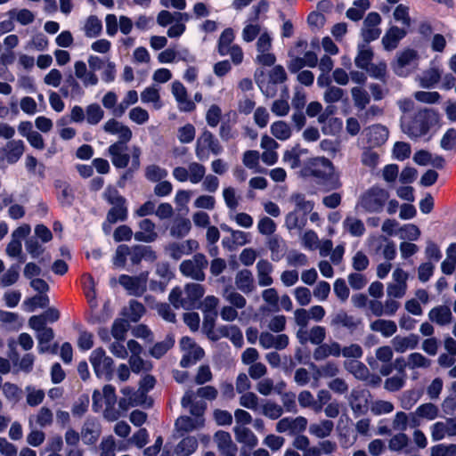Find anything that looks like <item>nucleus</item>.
Segmentation results:
<instances>
[{
    "label": "nucleus",
    "mask_w": 456,
    "mask_h": 456,
    "mask_svg": "<svg viewBox=\"0 0 456 456\" xmlns=\"http://www.w3.org/2000/svg\"><path fill=\"white\" fill-rule=\"evenodd\" d=\"M305 169L309 175L314 177V187L319 191L327 193L342 186L340 174L336 171L334 164L328 158L311 159Z\"/></svg>",
    "instance_id": "nucleus-1"
},
{
    "label": "nucleus",
    "mask_w": 456,
    "mask_h": 456,
    "mask_svg": "<svg viewBox=\"0 0 456 456\" xmlns=\"http://www.w3.org/2000/svg\"><path fill=\"white\" fill-rule=\"evenodd\" d=\"M438 121L437 113L431 109H423L414 114L408 125V134L419 137L428 133Z\"/></svg>",
    "instance_id": "nucleus-2"
},
{
    "label": "nucleus",
    "mask_w": 456,
    "mask_h": 456,
    "mask_svg": "<svg viewBox=\"0 0 456 456\" xmlns=\"http://www.w3.org/2000/svg\"><path fill=\"white\" fill-rule=\"evenodd\" d=\"M287 73L281 65H275L269 73V82H266L265 72L263 70L256 71L255 80L259 89L267 97H273L276 94V89L270 84L277 85L284 83L287 80Z\"/></svg>",
    "instance_id": "nucleus-3"
},
{
    "label": "nucleus",
    "mask_w": 456,
    "mask_h": 456,
    "mask_svg": "<svg viewBox=\"0 0 456 456\" xmlns=\"http://www.w3.org/2000/svg\"><path fill=\"white\" fill-rule=\"evenodd\" d=\"M388 198L387 191L378 186H372L361 196V206L369 213H379Z\"/></svg>",
    "instance_id": "nucleus-4"
},
{
    "label": "nucleus",
    "mask_w": 456,
    "mask_h": 456,
    "mask_svg": "<svg viewBox=\"0 0 456 456\" xmlns=\"http://www.w3.org/2000/svg\"><path fill=\"white\" fill-rule=\"evenodd\" d=\"M89 360L97 378L104 377L106 380L112 379L114 362L111 357L106 356L105 350L102 347L94 349L91 353Z\"/></svg>",
    "instance_id": "nucleus-5"
},
{
    "label": "nucleus",
    "mask_w": 456,
    "mask_h": 456,
    "mask_svg": "<svg viewBox=\"0 0 456 456\" xmlns=\"http://www.w3.org/2000/svg\"><path fill=\"white\" fill-rule=\"evenodd\" d=\"M115 198H109L108 202L113 205L107 213L106 221L109 224H116L118 221L124 222L127 219L128 209L126 205V199L119 194L118 190H111Z\"/></svg>",
    "instance_id": "nucleus-6"
},
{
    "label": "nucleus",
    "mask_w": 456,
    "mask_h": 456,
    "mask_svg": "<svg viewBox=\"0 0 456 456\" xmlns=\"http://www.w3.org/2000/svg\"><path fill=\"white\" fill-rule=\"evenodd\" d=\"M24 150L23 141H9L5 147L0 148V163L6 160L9 164H15L22 156Z\"/></svg>",
    "instance_id": "nucleus-7"
},
{
    "label": "nucleus",
    "mask_w": 456,
    "mask_h": 456,
    "mask_svg": "<svg viewBox=\"0 0 456 456\" xmlns=\"http://www.w3.org/2000/svg\"><path fill=\"white\" fill-rule=\"evenodd\" d=\"M102 434V426L97 418L88 417L81 430L82 440L87 445H94Z\"/></svg>",
    "instance_id": "nucleus-8"
},
{
    "label": "nucleus",
    "mask_w": 456,
    "mask_h": 456,
    "mask_svg": "<svg viewBox=\"0 0 456 456\" xmlns=\"http://www.w3.org/2000/svg\"><path fill=\"white\" fill-rule=\"evenodd\" d=\"M119 284L128 291L129 295L141 297L146 291L145 278L121 274L118 277Z\"/></svg>",
    "instance_id": "nucleus-9"
},
{
    "label": "nucleus",
    "mask_w": 456,
    "mask_h": 456,
    "mask_svg": "<svg viewBox=\"0 0 456 456\" xmlns=\"http://www.w3.org/2000/svg\"><path fill=\"white\" fill-rule=\"evenodd\" d=\"M127 146H122L121 142H114L108 148L111 162L116 168H126L130 162V155L126 152Z\"/></svg>",
    "instance_id": "nucleus-10"
},
{
    "label": "nucleus",
    "mask_w": 456,
    "mask_h": 456,
    "mask_svg": "<svg viewBox=\"0 0 456 456\" xmlns=\"http://www.w3.org/2000/svg\"><path fill=\"white\" fill-rule=\"evenodd\" d=\"M172 93L178 102L180 110L191 112L195 110V103L188 99L187 90L180 81L172 84Z\"/></svg>",
    "instance_id": "nucleus-11"
},
{
    "label": "nucleus",
    "mask_w": 456,
    "mask_h": 456,
    "mask_svg": "<svg viewBox=\"0 0 456 456\" xmlns=\"http://www.w3.org/2000/svg\"><path fill=\"white\" fill-rule=\"evenodd\" d=\"M388 134L387 126L381 124L372 125L366 134L367 142L370 147H379L387 141Z\"/></svg>",
    "instance_id": "nucleus-12"
},
{
    "label": "nucleus",
    "mask_w": 456,
    "mask_h": 456,
    "mask_svg": "<svg viewBox=\"0 0 456 456\" xmlns=\"http://www.w3.org/2000/svg\"><path fill=\"white\" fill-rule=\"evenodd\" d=\"M54 187L60 191L57 196L59 203L62 207H70L75 200V194L71 185L64 180L57 179L54 181Z\"/></svg>",
    "instance_id": "nucleus-13"
},
{
    "label": "nucleus",
    "mask_w": 456,
    "mask_h": 456,
    "mask_svg": "<svg viewBox=\"0 0 456 456\" xmlns=\"http://www.w3.org/2000/svg\"><path fill=\"white\" fill-rule=\"evenodd\" d=\"M186 309L192 308L203 297L205 289L200 283H187L184 287Z\"/></svg>",
    "instance_id": "nucleus-14"
},
{
    "label": "nucleus",
    "mask_w": 456,
    "mask_h": 456,
    "mask_svg": "<svg viewBox=\"0 0 456 456\" xmlns=\"http://www.w3.org/2000/svg\"><path fill=\"white\" fill-rule=\"evenodd\" d=\"M406 30L397 26H392L387 29L382 37V44L386 50H392L397 47L398 43L406 36Z\"/></svg>",
    "instance_id": "nucleus-15"
},
{
    "label": "nucleus",
    "mask_w": 456,
    "mask_h": 456,
    "mask_svg": "<svg viewBox=\"0 0 456 456\" xmlns=\"http://www.w3.org/2000/svg\"><path fill=\"white\" fill-rule=\"evenodd\" d=\"M428 318L432 322L444 326L452 322V314L448 306L438 305L429 311Z\"/></svg>",
    "instance_id": "nucleus-16"
},
{
    "label": "nucleus",
    "mask_w": 456,
    "mask_h": 456,
    "mask_svg": "<svg viewBox=\"0 0 456 456\" xmlns=\"http://www.w3.org/2000/svg\"><path fill=\"white\" fill-rule=\"evenodd\" d=\"M419 338L418 335L411 333L408 337L395 336L393 340V346L396 352L403 353L408 348L414 349L418 346Z\"/></svg>",
    "instance_id": "nucleus-17"
},
{
    "label": "nucleus",
    "mask_w": 456,
    "mask_h": 456,
    "mask_svg": "<svg viewBox=\"0 0 456 456\" xmlns=\"http://www.w3.org/2000/svg\"><path fill=\"white\" fill-rule=\"evenodd\" d=\"M258 284L262 287L270 286L273 283L271 273L273 272V265L270 262L261 259L256 264Z\"/></svg>",
    "instance_id": "nucleus-18"
},
{
    "label": "nucleus",
    "mask_w": 456,
    "mask_h": 456,
    "mask_svg": "<svg viewBox=\"0 0 456 456\" xmlns=\"http://www.w3.org/2000/svg\"><path fill=\"white\" fill-rule=\"evenodd\" d=\"M175 345V337L172 333H168L163 341L157 342L150 349L151 355L155 359H160L169 349Z\"/></svg>",
    "instance_id": "nucleus-19"
},
{
    "label": "nucleus",
    "mask_w": 456,
    "mask_h": 456,
    "mask_svg": "<svg viewBox=\"0 0 456 456\" xmlns=\"http://www.w3.org/2000/svg\"><path fill=\"white\" fill-rule=\"evenodd\" d=\"M374 53L372 49L365 45H358V53L354 59L356 67L362 69H368L371 64Z\"/></svg>",
    "instance_id": "nucleus-20"
},
{
    "label": "nucleus",
    "mask_w": 456,
    "mask_h": 456,
    "mask_svg": "<svg viewBox=\"0 0 456 456\" xmlns=\"http://www.w3.org/2000/svg\"><path fill=\"white\" fill-rule=\"evenodd\" d=\"M236 285L244 293H249L254 289V278L251 271L240 270L236 274Z\"/></svg>",
    "instance_id": "nucleus-21"
},
{
    "label": "nucleus",
    "mask_w": 456,
    "mask_h": 456,
    "mask_svg": "<svg viewBox=\"0 0 456 456\" xmlns=\"http://www.w3.org/2000/svg\"><path fill=\"white\" fill-rule=\"evenodd\" d=\"M236 440L239 443L246 444L249 449L257 445L258 440L255 434L248 428H234Z\"/></svg>",
    "instance_id": "nucleus-22"
},
{
    "label": "nucleus",
    "mask_w": 456,
    "mask_h": 456,
    "mask_svg": "<svg viewBox=\"0 0 456 456\" xmlns=\"http://www.w3.org/2000/svg\"><path fill=\"white\" fill-rule=\"evenodd\" d=\"M370 329L380 332L385 338H389L396 332L397 326L394 321L379 319L370 323Z\"/></svg>",
    "instance_id": "nucleus-23"
},
{
    "label": "nucleus",
    "mask_w": 456,
    "mask_h": 456,
    "mask_svg": "<svg viewBox=\"0 0 456 456\" xmlns=\"http://www.w3.org/2000/svg\"><path fill=\"white\" fill-rule=\"evenodd\" d=\"M417 56V52L413 49H406L403 51L399 54L396 63L394 65L395 73L400 77L404 76L403 69L415 60Z\"/></svg>",
    "instance_id": "nucleus-24"
},
{
    "label": "nucleus",
    "mask_w": 456,
    "mask_h": 456,
    "mask_svg": "<svg viewBox=\"0 0 456 456\" xmlns=\"http://www.w3.org/2000/svg\"><path fill=\"white\" fill-rule=\"evenodd\" d=\"M198 440L191 436L183 438L175 447V453L178 456H190L198 448Z\"/></svg>",
    "instance_id": "nucleus-25"
},
{
    "label": "nucleus",
    "mask_w": 456,
    "mask_h": 456,
    "mask_svg": "<svg viewBox=\"0 0 456 456\" xmlns=\"http://www.w3.org/2000/svg\"><path fill=\"white\" fill-rule=\"evenodd\" d=\"M235 37L234 31L232 28H227L223 30L218 39V53L221 56H225L229 53L231 44Z\"/></svg>",
    "instance_id": "nucleus-26"
},
{
    "label": "nucleus",
    "mask_w": 456,
    "mask_h": 456,
    "mask_svg": "<svg viewBox=\"0 0 456 456\" xmlns=\"http://www.w3.org/2000/svg\"><path fill=\"white\" fill-rule=\"evenodd\" d=\"M180 272L186 277H191L196 281H202L205 280V273L201 270H198L191 260H183L180 265Z\"/></svg>",
    "instance_id": "nucleus-27"
},
{
    "label": "nucleus",
    "mask_w": 456,
    "mask_h": 456,
    "mask_svg": "<svg viewBox=\"0 0 456 456\" xmlns=\"http://www.w3.org/2000/svg\"><path fill=\"white\" fill-rule=\"evenodd\" d=\"M334 428V423L331 420L324 419L320 424H311L309 432L318 438H324L329 436Z\"/></svg>",
    "instance_id": "nucleus-28"
},
{
    "label": "nucleus",
    "mask_w": 456,
    "mask_h": 456,
    "mask_svg": "<svg viewBox=\"0 0 456 456\" xmlns=\"http://www.w3.org/2000/svg\"><path fill=\"white\" fill-rule=\"evenodd\" d=\"M456 267V243H452L447 248V258L441 264L442 272L446 275L453 273Z\"/></svg>",
    "instance_id": "nucleus-29"
},
{
    "label": "nucleus",
    "mask_w": 456,
    "mask_h": 456,
    "mask_svg": "<svg viewBox=\"0 0 456 456\" xmlns=\"http://www.w3.org/2000/svg\"><path fill=\"white\" fill-rule=\"evenodd\" d=\"M291 200L296 204V209L297 211H302L304 214L303 218L305 219L306 215L312 212L314 207V203L311 200H306L305 197L303 193H294L291 196Z\"/></svg>",
    "instance_id": "nucleus-30"
},
{
    "label": "nucleus",
    "mask_w": 456,
    "mask_h": 456,
    "mask_svg": "<svg viewBox=\"0 0 456 456\" xmlns=\"http://www.w3.org/2000/svg\"><path fill=\"white\" fill-rule=\"evenodd\" d=\"M271 133L281 141H285L291 136L290 127L282 120L275 121L271 125Z\"/></svg>",
    "instance_id": "nucleus-31"
},
{
    "label": "nucleus",
    "mask_w": 456,
    "mask_h": 456,
    "mask_svg": "<svg viewBox=\"0 0 456 456\" xmlns=\"http://www.w3.org/2000/svg\"><path fill=\"white\" fill-rule=\"evenodd\" d=\"M102 30V23L101 20L95 15H90L85 25L86 35L88 37H98Z\"/></svg>",
    "instance_id": "nucleus-32"
},
{
    "label": "nucleus",
    "mask_w": 456,
    "mask_h": 456,
    "mask_svg": "<svg viewBox=\"0 0 456 456\" xmlns=\"http://www.w3.org/2000/svg\"><path fill=\"white\" fill-rule=\"evenodd\" d=\"M344 226L354 237L362 236L366 231L363 222L357 218L346 217L344 221Z\"/></svg>",
    "instance_id": "nucleus-33"
},
{
    "label": "nucleus",
    "mask_w": 456,
    "mask_h": 456,
    "mask_svg": "<svg viewBox=\"0 0 456 456\" xmlns=\"http://www.w3.org/2000/svg\"><path fill=\"white\" fill-rule=\"evenodd\" d=\"M416 411L417 414L420 416L421 419L428 420L436 419L439 413L438 407L432 403H422L416 409Z\"/></svg>",
    "instance_id": "nucleus-34"
},
{
    "label": "nucleus",
    "mask_w": 456,
    "mask_h": 456,
    "mask_svg": "<svg viewBox=\"0 0 456 456\" xmlns=\"http://www.w3.org/2000/svg\"><path fill=\"white\" fill-rule=\"evenodd\" d=\"M167 175V171L158 165H149L145 168V177L151 182H159Z\"/></svg>",
    "instance_id": "nucleus-35"
},
{
    "label": "nucleus",
    "mask_w": 456,
    "mask_h": 456,
    "mask_svg": "<svg viewBox=\"0 0 456 456\" xmlns=\"http://www.w3.org/2000/svg\"><path fill=\"white\" fill-rule=\"evenodd\" d=\"M8 14L10 15L11 19H13L16 15V20L23 26L32 23L35 20L34 13L28 9L25 8L20 9L18 12H16V9H12L9 11Z\"/></svg>",
    "instance_id": "nucleus-36"
},
{
    "label": "nucleus",
    "mask_w": 456,
    "mask_h": 456,
    "mask_svg": "<svg viewBox=\"0 0 456 456\" xmlns=\"http://www.w3.org/2000/svg\"><path fill=\"white\" fill-rule=\"evenodd\" d=\"M103 115L104 112L98 103H92L86 107V120L90 125L98 124Z\"/></svg>",
    "instance_id": "nucleus-37"
},
{
    "label": "nucleus",
    "mask_w": 456,
    "mask_h": 456,
    "mask_svg": "<svg viewBox=\"0 0 456 456\" xmlns=\"http://www.w3.org/2000/svg\"><path fill=\"white\" fill-rule=\"evenodd\" d=\"M24 305H28V311L33 312L37 307L45 308L49 305V297L47 295H36L28 297L24 301Z\"/></svg>",
    "instance_id": "nucleus-38"
},
{
    "label": "nucleus",
    "mask_w": 456,
    "mask_h": 456,
    "mask_svg": "<svg viewBox=\"0 0 456 456\" xmlns=\"http://www.w3.org/2000/svg\"><path fill=\"white\" fill-rule=\"evenodd\" d=\"M352 97L356 107L363 110L370 102L368 93L361 87H353L351 90Z\"/></svg>",
    "instance_id": "nucleus-39"
},
{
    "label": "nucleus",
    "mask_w": 456,
    "mask_h": 456,
    "mask_svg": "<svg viewBox=\"0 0 456 456\" xmlns=\"http://www.w3.org/2000/svg\"><path fill=\"white\" fill-rule=\"evenodd\" d=\"M54 338L53 330L46 327L44 330L37 332L38 348L40 353H45L49 350V346H43V344L50 343Z\"/></svg>",
    "instance_id": "nucleus-40"
},
{
    "label": "nucleus",
    "mask_w": 456,
    "mask_h": 456,
    "mask_svg": "<svg viewBox=\"0 0 456 456\" xmlns=\"http://www.w3.org/2000/svg\"><path fill=\"white\" fill-rule=\"evenodd\" d=\"M411 152V145L408 142H396L394 145L393 155L396 159L400 161H403L409 159Z\"/></svg>",
    "instance_id": "nucleus-41"
},
{
    "label": "nucleus",
    "mask_w": 456,
    "mask_h": 456,
    "mask_svg": "<svg viewBox=\"0 0 456 456\" xmlns=\"http://www.w3.org/2000/svg\"><path fill=\"white\" fill-rule=\"evenodd\" d=\"M191 228V224L190 220L187 218H182L171 228L170 232L172 236L183 238L189 233Z\"/></svg>",
    "instance_id": "nucleus-42"
},
{
    "label": "nucleus",
    "mask_w": 456,
    "mask_h": 456,
    "mask_svg": "<svg viewBox=\"0 0 456 456\" xmlns=\"http://www.w3.org/2000/svg\"><path fill=\"white\" fill-rule=\"evenodd\" d=\"M19 268L20 266L18 265H12L2 276L1 278V284L4 287H9L14 284L19 277Z\"/></svg>",
    "instance_id": "nucleus-43"
},
{
    "label": "nucleus",
    "mask_w": 456,
    "mask_h": 456,
    "mask_svg": "<svg viewBox=\"0 0 456 456\" xmlns=\"http://www.w3.org/2000/svg\"><path fill=\"white\" fill-rule=\"evenodd\" d=\"M409 444L408 436L403 431L395 435L389 440V449L392 451H401Z\"/></svg>",
    "instance_id": "nucleus-44"
},
{
    "label": "nucleus",
    "mask_w": 456,
    "mask_h": 456,
    "mask_svg": "<svg viewBox=\"0 0 456 456\" xmlns=\"http://www.w3.org/2000/svg\"><path fill=\"white\" fill-rule=\"evenodd\" d=\"M215 440L217 444L218 449L225 450L226 448L235 445L232 440V436L229 432L224 430H218L215 433Z\"/></svg>",
    "instance_id": "nucleus-45"
},
{
    "label": "nucleus",
    "mask_w": 456,
    "mask_h": 456,
    "mask_svg": "<svg viewBox=\"0 0 456 456\" xmlns=\"http://www.w3.org/2000/svg\"><path fill=\"white\" fill-rule=\"evenodd\" d=\"M299 144H297L292 150L286 151L283 154V160L291 162V167L295 168L300 165V155L306 152V150H298Z\"/></svg>",
    "instance_id": "nucleus-46"
},
{
    "label": "nucleus",
    "mask_w": 456,
    "mask_h": 456,
    "mask_svg": "<svg viewBox=\"0 0 456 456\" xmlns=\"http://www.w3.org/2000/svg\"><path fill=\"white\" fill-rule=\"evenodd\" d=\"M177 137L182 143H190L195 137V127L188 123L178 129Z\"/></svg>",
    "instance_id": "nucleus-47"
},
{
    "label": "nucleus",
    "mask_w": 456,
    "mask_h": 456,
    "mask_svg": "<svg viewBox=\"0 0 456 456\" xmlns=\"http://www.w3.org/2000/svg\"><path fill=\"white\" fill-rule=\"evenodd\" d=\"M189 170L191 173L189 179L192 183H200L203 179L206 173L205 167L197 162L191 163L189 166Z\"/></svg>",
    "instance_id": "nucleus-48"
},
{
    "label": "nucleus",
    "mask_w": 456,
    "mask_h": 456,
    "mask_svg": "<svg viewBox=\"0 0 456 456\" xmlns=\"http://www.w3.org/2000/svg\"><path fill=\"white\" fill-rule=\"evenodd\" d=\"M25 248L28 253L33 258H38L45 251V248L38 242L36 238H28L25 241Z\"/></svg>",
    "instance_id": "nucleus-49"
},
{
    "label": "nucleus",
    "mask_w": 456,
    "mask_h": 456,
    "mask_svg": "<svg viewBox=\"0 0 456 456\" xmlns=\"http://www.w3.org/2000/svg\"><path fill=\"white\" fill-rule=\"evenodd\" d=\"M343 126L342 119L339 118H330L322 130L325 134L335 135L340 132Z\"/></svg>",
    "instance_id": "nucleus-50"
},
{
    "label": "nucleus",
    "mask_w": 456,
    "mask_h": 456,
    "mask_svg": "<svg viewBox=\"0 0 456 456\" xmlns=\"http://www.w3.org/2000/svg\"><path fill=\"white\" fill-rule=\"evenodd\" d=\"M89 406V396L87 395H82L79 396L72 406L71 411L74 416L81 417L88 410Z\"/></svg>",
    "instance_id": "nucleus-51"
},
{
    "label": "nucleus",
    "mask_w": 456,
    "mask_h": 456,
    "mask_svg": "<svg viewBox=\"0 0 456 456\" xmlns=\"http://www.w3.org/2000/svg\"><path fill=\"white\" fill-rule=\"evenodd\" d=\"M440 145L445 151L454 149L456 147V129H447L441 139Z\"/></svg>",
    "instance_id": "nucleus-52"
},
{
    "label": "nucleus",
    "mask_w": 456,
    "mask_h": 456,
    "mask_svg": "<svg viewBox=\"0 0 456 456\" xmlns=\"http://www.w3.org/2000/svg\"><path fill=\"white\" fill-rule=\"evenodd\" d=\"M222 117V110L216 104L209 107L206 114V120L209 126L216 127L220 122Z\"/></svg>",
    "instance_id": "nucleus-53"
},
{
    "label": "nucleus",
    "mask_w": 456,
    "mask_h": 456,
    "mask_svg": "<svg viewBox=\"0 0 456 456\" xmlns=\"http://www.w3.org/2000/svg\"><path fill=\"white\" fill-rule=\"evenodd\" d=\"M368 68V71L370 72V76L373 78L379 79L383 83H386V75H387V64L384 61L379 62V64H370Z\"/></svg>",
    "instance_id": "nucleus-54"
},
{
    "label": "nucleus",
    "mask_w": 456,
    "mask_h": 456,
    "mask_svg": "<svg viewBox=\"0 0 456 456\" xmlns=\"http://www.w3.org/2000/svg\"><path fill=\"white\" fill-rule=\"evenodd\" d=\"M129 306L131 310L130 320L133 322H139L142 316L146 312L145 306L143 305V304L135 299H131L129 301Z\"/></svg>",
    "instance_id": "nucleus-55"
},
{
    "label": "nucleus",
    "mask_w": 456,
    "mask_h": 456,
    "mask_svg": "<svg viewBox=\"0 0 456 456\" xmlns=\"http://www.w3.org/2000/svg\"><path fill=\"white\" fill-rule=\"evenodd\" d=\"M411 369L428 368L430 365V360L426 358L420 353H411L409 355V363Z\"/></svg>",
    "instance_id": "nucleus-56"
},
{
    "label": "nucleus",
    "mask_w": 456,
    "mask_h": 456,
    "mask_svg": "<svg viewBox=\"0 0 456 456\" xmlns=\"http://www.w3.org/2000/svg\"><path fill=\"white\" fill-rule=\"evenodd\" d=\"M133 237L132 229L126 225L122 224L117 227L113 233V238L116 242L129 241Z\"/></svg>",
    "instance_id": "nucleus-57"
},
{
    "label": "nucleus",
    "mask_w": 456,
    "mask_h": 456,
    "mask_svg": "<svg viewBox=\"0 0 456 456\" xmlns=\"http://www.w3.org/2000/svg\"><path fill=\"white\" fill-rule=\"evenodd\" d=\"M333 289L336 296L341 301H346L348 298L350 290L344 279H337L333 284Z\"/></svg>",
    "instance_id": "nucleus-58"
},
{
    "label": "nucleus",
    "mask_w": 456,
    "mask_h": 456,
    "mask_svg": "<svg viewBox=\"0 0 456 456\" xmlns=\"http://www.w3.org/2000/svg\"><path fill=\"white\" fill-rule=\"evenodd\" d=\"M130 254V248L126 244H120L117 247L113 263L117 266L123 267L126 263V257Z\"/></svg>",
    "instance_id": "nucleus-59"
},
{
    "label": "nucleus",
    "mask_w": 456,
    "mask_h": 456,
    "mask_svg": "<svg viewBox=\"0 0 456 456\" xmlns=\"http://www.w3.org/2000/svg\"><path fill=\"white\" fill-rule=\"evenodd\" d=\"M257 228L261 234L271 235L276 231V224L272 218L264 216L259 220Z\"/></svg>",
    "instance_id": "nucleus-60"
},
{
    "label": "nucleus",
    "mask_w": 456,
    "mask_h": 456,
    "mask_svg": "<svg viewBox=\"0 0 456 456\" xmlns=\"http://www.w3.org/2000/svg\"><path fill=\"white\" fill-rule=\"evenodd\" d=\"M128 330V323L125 319H116L111 327V334L116 339H122Z\"/></svg>",
    "instance_id": "nucleus-61"
},
{
    "label": "nucleus",
    "mask_w": 456,
    "mask_h": 456,
    "mask_svg": "<svg viewBox=\"0 0 456 456\" xmlns=\"http://www.w3.org/2000/svg\"><path fill=\"white\" fill-rule=\"evenodd\" d=\"M415 99L420 102L425 103H436L441 99V95L438 92H426V91H419L415 93Z\"/></svg>",
    "instance_id": "nucleus-62"
},
{
    "label": "nucleus",
    "mask_w": 456,
    "mask_h": 456,
    "mask_svg": "<svg viewBox=\"0 0 456 456\" xmlns=\"http://www.w3.org/2000/svg\"><path fill=\"white\" fill-rule=\"evenodd\" d=\"M129 118L134 123L142 125L149 120V113L141 107H134L130 110Z\"/></svg>",
    "instance_id": "nucleus-63"
},
{
    "label": "nucleus",
    "mask_w": 456,
    "mask_h": 456,
    "mask_svg": "<svg viewBox=\"0 0 456 456\" xmlns=\"http://www.w3.org/2000/svg\"><path fill=\"white\" fill-rule=\"evenodd\" d=\"M260 154L257 151L248 150L243 154V164L249 169H254L258 166Z\"/></svg>",
    "instance_id": "nucleus-64"
}]
</instances>
